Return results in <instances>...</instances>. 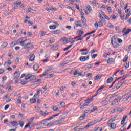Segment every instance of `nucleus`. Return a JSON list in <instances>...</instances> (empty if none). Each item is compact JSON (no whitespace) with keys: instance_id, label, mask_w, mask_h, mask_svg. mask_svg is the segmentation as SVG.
<instances>
[{"instance_id":"nucleus-1","label":"nucleus","mask_w":131,"mask_h":131,"mask_svg":"<svg viewBox=\"0 0 131 131\" xmlns=\"http://www.w3.org/2000/svg\"><path fill=\"white\" fill-rule=\"evenodd\" d=\"M92 101H93V99L92 98H89L87 100H85V102L86 103H84L81 107H80V109H83V108H84V107H85V106H88V105H89V104H90L91 103V102H92Z\"/></svg>"},{"instance_id":"nucleus-2","label":"nucleus","mask_w":131,"mask_h":131,"mask_svg":"<svg viewBox=\"0 0 131 131\" xmlns=\"http://www.w3.org/2000/svg\"><path fill=\"white\" fill-rule=\"evenodd\" d=\"M18 42H19V45H20V46H25V43H26V42H27V41H28V40H27V39L24 40V38H21L18 40Z\"/></svg>"},{"instance_id":"nucleus-3","label":"nucleus","mask_w":131,"mask_h":131,"mask_svg":"<svg viewBox=\"0 0 131 131\" xmlns=\"http://www.w3.org/2000/svg\"><path fill=\"white\" fill-rule=\"evenodd\" d=\"M14 80L15 82H18V78L20 77V72H15L14 74Z\"/></svg>"},{"instance_id":"nucleus-4","label":"nucleus","mask_w":131,"mask_h":131,"mask_svg":"<svg viewBox=\"0 0 131 131\" xmlns=\"http://www.w3.org/2000/svg\"><path fill=\"white\" fill-rule=\"evenodd\" d=\"M40 92H41V90H38L37 92V94H35L34 95L33 103H36V99H38V98H39V95H38V94H39Z\"/></svg>"},{"instance_id":"nucleus-5","label":"nucleus","mask_w":131,"mask_h":131,"mask_svg":"<svg viewBox=\"0 0 131 131\" xmlns=\"http://www.w3.org/2000/svg\"><path fill=\"white\" fill-rule=\"evenodd\" d=\"M37 110L40 112V114L42 115V116H46V115H48L49 114V113L47 111H46L44 113L43 111L39 107H37Z\"/></svg>"},{"instance_id":"nucleus-6","label":"nucleus","mask_w":131,"mask_h":131,"mask_svg":"<svg viewBox=\"0 0 131 131\" xmlns=\"http://www.w3.org/2000/svg\"><path fill=\"white\" fill-rule=\"evenodd\" d=\"M53 70V68L49 67L47 70L45 71V72L40 76L41 77H42V76H45V75H47L50 72V71Z\"/></svg>"},{"instance_id":"nucleus-7","label":"nucleus","mask_w":131,"mask_h":131,"mask_svg":"<svg viewBox=\"0 0 131 131\" xmlns=\"http://www.w3.org/2000/svg\"><path fill=\"white\" fill-rule=\"evenodd\" d=\"M27 44L25 45V48H30L32 47V43H31V40L30 39H27Z\"/></svg>"},{"instance_id":"nucleus-8","label":"nucleus","mask_w":131,"mask_h":131,"mask_svg":"<svg viewBox=\"0 0 131 131\" xmlns=\"http://www.w3.org/2000/svg\"><path fill=\"white\" fill-rule=\"evenodd\" d=\"M8 126H18V122L15 121L13 122H11L8 123Z\"/></svg>"},{"instance_id":"nucleus-9","label":"nucleus","mask_w":131,"mask_h":131,"mask_svg":"<svg viewBox=\"0 0 131 131\" xmlns=\"http://www.w3.org/2000/svg\"><path fill=\"white\" fill-rule=\"evenodd\" d=\"M90 5L91 6H96L97 5H99V3L96 0L90 1H89Z\"/></svg>"},{"instance_id":"nucleus-10","label":"nucleus","mask_w":131,"mask_h":131,"mask_svg":"<svg viewBox=\"0 0 131 131\" xmlns=\"http://www.w3.org/2000/svg\"><path fill=\"white\" fill-rule=\"evenodd\" d=\"M98 12L100 15V19H104V17L105 15V13L103 12V11H102L101 10H98Z\"/></svg>"},{"instance_id":"nucleus-11","label":"nucleus","mask_w":131,"mask_h":131,"mask_svg":"<svg viewBox=\"0 0 131 131\" xmlns=\"http://www.w3.org/2000/svg\"><path fill=\"white\" fill-rule=\"evenodd\" d=\"M12 63L13 62H12L11 60H9L8 61H6L4 63V66H5V67H8V66H10V65H11Z\"/></svg>"},{"instance_id":"nucleus-12","label":"nucleus","mask_w":131,"mask_h":131,"mask_svg":"<svg viewBox=\"0 0 131 131\" xmlns=\"http://www.w3.org/2000/svg\"><path fill=\"white\" fill-rule=\"evenodd\" d=\"M114 58H110L107 59V64H110V65H111L112 63H114Z\"/></svg>"},{"instance_id":"nucleus-13","label":"nucleus","mask_w":131,"mask_h":131,"mask_svg":"<svg viewBox=\"0 0 131 131\" xmlns=\"http://www.w3.org/2000/svg\"><path fill=\"white\" fill-rule=\"evenodd\" d=\"M130 91L131 93V89H130ZM123 100L125 102H126V101H128V100H131V94H130L128 96H126L125 98H123Z\"/></svg>"},{"instance_id":"nucleus-14","label":"nucleus","mask_w":131,"mask_h":131,"mask_svg":"<svg viewBox=\"0 0 131 131\" xmlns=\"http://www.w3.org/2000/svg\"><path fill=\"white\" fill-rule=\"evenodd\" d=\"M119 101L118 99H115L113 102L111 104V106H114L116 104H117Z\"/></svg>"},{"instance_id":"nucleus-15","label":"nucleus","mask_w":131,"mask_h":131,"mask_svg":"<svg viewBox=\"0 0 131 131\" xmlns=\"http://www.w3.org/2000/svg\"><path fill=\"white\" fill-rule=\"evenodd\" d=\"M110 127H111L112 129H115V128H116V123H111V124H110Z\"/></svg>"},{"instance_id":"nucleus-16","label":"nucleus","mask_w":131,"mask_h":131,"mask_svg":"<svg viewBox=\"0 0 131 131\" xmlns=\"http://www.w3.org/2000/svg\"><path fill=\"white\" fill-rule=\"evenodd\" d=\"M53 34H60L61 33V31L60 30H55L52 32Z\"/></svg>"},{"instance_id":"nucleus-17","label":"nucleus","mask_w":131,"mask_h":131,"mask_svg":"<svg viewBox=\"0 0 131 131\" xmlns=\"http://www.w3.org/2000/svg\"><path fill=\"white\" fill-rule=\"evenodd\" d=\"M58 121H59V123H63V122H64V121H65V117H60L59 119L58 120Z\"/></svg>"},{"instance_id":"nucleus-18","label":"nucleus","mask_w":131,"mask_h":131,"mask_svg":"<svg viewBox=\"0 0 131 131\" xmlns=\"http://www.w3.org/2000/svg\"><path fill=\"white\" fill-rule=\"evenodd\" d=\"M47 122H48V119L43 120L41 122V124H43L45 125V126H46V125L47 124Z\"/></svg>"},{"instance_id":"nucleus-19","label":"nucleus","mask_w":131,"mask_h":131,"mask_svg":"<svg viewBox=\"0 0 131 131\" xmlns=\"http://www.w3.org/2000/svg\"><path fill=\"white\" fill-rule=\"evenodd\" d=\"M80 61H81V62H84V61H86V59L85 58V57H84V56H81L80 57Z\"/></svg>"},{"instance_id":"nucleus-20","label":"nucleus","mask_w":131,"mask_h":131,"mask_svg":"<svg viewBox=\"0 0 131 131\" xmlns=\"http://www.w3.org/2000/svg\"><path fill=\"white\" fill-rule=\"evenodd\" d=\"M59 116V113L56 115H54L52 116V117H50L49 119H48V120H52V119H54V118H55V117H56V116Z\"/></svg>"},{"instance_id":"nucleus-21","label":"nucleus","mask_w":131,"mask_h":131,"mask_svg":"<svg viewBox=\"0 0 131 131\" xmlns=\"http://www.w3.org/2000/svg\"><path fill=\"white\" fill-rule=\"evenodd\" d=\"M18 45V42L17 41H13L10 44V47L13 48L14 46H17Z\"/></svg>"},{"instance_id":"nucleus-22","label":"nucleus","mask_w":131,"mask_h":131,"mask_svg":"<svg viewBox=\"0 0 131 131\" xmlns=\"http://www.w3.org/2000/svg\"><path fill=\"white\" fill-rule=\"evenodd\" d=\"M75 24L77 26H80V27H82V25L80 24V21H76L75 23Z\"/></svg>"},{"instance_id":"nucleus-23","label":"nucleus","mask_w":131,"mask_h":131,"mask_svg":"<svg viewBox=\"0 0 131 131\" xmlns=\"http://www.w3.org/2000/svg\"><path fill=\"white\" fill-rule=\"evenodd\" d=\"M86 8H87L89 12H92V7L90 5H87L86 6Z\"/></svg>"},{"instance_id":"nucleus-24","label":"nucleus","mask_w":131,"mask_h":131,"mask_svg":"<svg viewBox=\"0 0 131 131\" xmlns=\"http://www.w3.org/2000/svg\"><path fill=\"white\" fill-rule=\"evenodd\" d=\"M38 68H39V67L38 64H35L34 66L33 69L35 71H37V70H38Z\"/></svg>"},{"instance_id":"nucleus-25","label":"nucleus","mask_w":131,"mask_h":131,"mask_svg":"<svg viewBox=\"0 0 131 131\" xmlns=\"http://www.w3.org/2000/svg\"><path fill=\"white\" fill-rule=\"evenodd\" d=\"M114 111H117V112H122V110L120 108V107H117L114 108Z\"/></svg>"},{"instance_id":"nucleus-26","label":"nucleus","mask_w":131,"mask_h":131,"mask_svg":"<svg viewBox=\"0 0 131 131\" xmlns=\"http://www.w3.org/2000/svg\"><path fill=\"white\" fill-rule=\"evenodd\" d=\"M29 61L32 62L33 61V54L30 55L29 57Z\"/></svg>"},{"instance_id":"nucleus-27","label":"nucleus","mask_w":131,"mask_h":131,"mask_svg":"<svg viewBox=\"0 0 131 131\" xmlns=\"http://www.w3.org/2000/svg\"><path fill=\"white\" fill-rule=\"evenodd\" d=\"M61 124L59 120H57L53 122V125H58V124Z\"/></svg>"},{"instance_id":"nucleus-28","label":"nucleus","mask_w":131,"mask_h":131,"mask_svg":"<svg viewBox=\"0 0 131 131\" xmlns=\"http://www.w3.org/2000/svg\"><path fill=\"white\" fill-rule=\"evenodd\" d=\"M54 125V122H50V123H47V125H46V126H53Z\"/></svg>"},{"instance_id":"nucleus-29","label":"nucleus","mask_w":131,"mask_h":131,"mask_svg":"<svg viewBox=\"0 0 131 131\" xmlns=\"http://www.w3.org/2000/svg\"><path fill=\"white\" fill-rule=\"evenodd\" d=\"M85 117V114H84L82 115L79 117V119H80V120H83V119H84Z\"/></svg>"},{"instance_id":"nucleus-30","label":"nucleus","mask_w":131,"mask_h":131,"mask_svg":"<svg viewBox=\"0 0 131 131\" xmlns=\"http://www.w3.org/2000/svg\"><path fill=\"white\" fill-rule=\"evenodd\" d=\"M130 31H131L130 29H128L127 31L124 32V34L123 35V36H124V35H127V34H128V33H129V32H130Z\"/></svg>"},{"instance_id":"nucleus-31","label":"nucleus","mask_w":131,"mask_h":131,"mask_svg":"<svg viewBox=\"0 0 131 131\" xmlns=\"http://www.w3.org/2000/svg\"><path fill=\"white\" fill-rule=\"evenodd\" d=\"M107 27H109V28H114V26H113V25H112V24L108 23L107 24Z\"/></svg>"},{"instance_id":"nucleus-32","label":"nucleus","mask_w":131,"mask_h":131,"mask_svg":"<svg viewBox=\"0 0 131 131\" xmlns=\"http://www.w3.org/2000/svg\"><path fill=\"white\" fill-rule=\"evenodd\" d=\"M21 4H22V2H21L15 1L14 2V5H15V6H19Z\"/></svg>"},{"instance_id":"nucleus-33","label":"nucleus","mask_w":131,"mask_h":131,"mask_svg":"<svg viewBox=\"0 0 131 131\" xmlns=\"http://www.w3.org/2000/svg\"><path fill=\"white\" fill-rule=\"evenodd\" d=\"M50 29H56L57 28V26L56 25H53V26H50L49 27Z\"/></svg>"},{"instance_id":"nucleus-34","label":"nucleus","mask_w":131,"mask_h":131,"mask_svg":"<svg viewBox=\"0 0 131 131\" xmlns=\"http://www.w3.org/2000/svg\"><path fill=\"white\" fill-rule=\"evenodd\" d=\"M81 18L82 21V22L83 23V25H85V21H86L85 20V18H84V17H83V16H81Z\"/></svg>"},{"instance_id":"nucleus-35","label":"nucleus","mask_w":131,"mask_h":131,"mask_svg":"<svg viewBox=\"0 0 131 131\" xmlns=\"http://www.w3.org/2000/svg\"><path fill=\"white\" fill-rule=\"evenodd\" d=\"M7 46H8V43L4 42V43H2V45H1V47L2 48H6Z\"/></svg>"},{"instance_id":"nucleus-36","label":"nucleus","mask_w":131,"mask_h":131,"mask_svg":"<svg viewBox=\"0 0 131 131\" xmlns=\"http://www.w3.org/2000/svg\"><path fill=\"white\" fill-rule=\"evenodd\" d=\"M112 80H113V78L112 77L109 78L107 80V83H110V82H111Z\"/></svg>"},{"instance_id":"nucleus-37","label":"nucleus","mask_w":131,"mask_h":131,"mask_svg":"<svg viewBox=\"0 0 131 131\" xmlns=\"http://www.w3.org/2000/svg\"><path fill=\"white\" fill-rule=\"evenodd\" d=\"M31 122H32V120H31V121H29L28 124H29V125L30 127V128H31V127H32V126H33V124H32L31 123Z\"/></svg>"},{"instance_id":"nucleus-38","label":"nucleus","mask_w":131,"mask_h":131,"mask_svg":"<svg viewBox=\"0 0 131 131\" xmlns=\"http://www.w3.org/2000/svg\"><path fill=\"white\" fill-rule=\"evenodd\" d=\"M55 42V39L54 38H51L49 41V43H54Z\"/></svg>"},{"instance_id":"nucleus-39","label":"nucleus","mask_w":131,"mask_h":131,"mask_svg":"<svg viewBox=\"0 0 131 131\" xmlns=\"http://www.w3.org/2000/svg\"><path fill=\"white\" fill-rule=\"evenodd\" d=\"M31 77H32V75L31 74H28L26 76V79H30Z\"/></svg>"},{"instance_id":"nucleus-40","label":"nucleus","mask_w":131,"mask_h":131,"mask_svg":"<svg viewBox=\"0 0 131 131\" xmlns=\"http://www.w3.org/2000/svg\"><path fill=\"white\" fill-rule=\"evenodd\" d=\"M122 84H123L122 82H120V83L118 84V85L116 86V89H119V88H120L121 85H122Z\"/></svg>"},{"instance_id":"nucleus-41","label":"nucleus","mask_w":131,"mask_h":131,"mask_svg":"<svg viewBox=\"0 0 131 131\" xmlns=\"http://www.w3.org/2000/svg\"><path fill=\"white\" fill-rule=\"evenodd\" d=\"M114 121V119L112 118L111 120L108 121V122H107V124H111V122H113Z\"/></svg>"},{"instance_id":"nucleus-42","label":"nucleus","mask_w":131,"mask_h":131,"mask_svg":"<svg viewBox=\"0 0 131 131\" xmlns=\"http://www.w3.org/2000/svg\"><path fill=\"white\" fill-rule=\"evenodd\" d=\"M130 15L131 13H129L126 15V17L125 18V21H126V20H127L129 18V16H130Z\"/></svg>"},{"instance_id":"nucleus-43","label":"nucleus","mask_w":131,"mask_h":131,"mask_svg":"<svg viewBox=\"0 0 131 131\" xmlns=\"http://www.w3.org/2000/svg\"><path fill=\"white\" fill-rule=\"evenodd\" d=\"M94 26H95V28H96V29L99 28V24L98 23V22H96L95 23Z\"/></svg>"},{"instance_id":"nucleus-44","label":"nucleus","mask_w":131,"mask_h":131,"mask_svg":"<svg viewBox=\"0 0 131 131\" xmlns=\"http://www.w3.org/2000/svg\"><path fill=\"white\" fill-rule=\"evenodd\" d=\"M98 26H99V27H102V26H103V22L102 21H99Z\"/></svg>"},{"instance_id":"nucleus-45","label":"nucleus","mask_w":131,"mask_h":131,"mask_svg":"<svg viewBox=\"0 0 131 131\" xmlns=\"http://www.w3.org/2000/svg\"><path fill=\"white\" fill-rule=\"evenodd\" d=\"M72 47V44L69 46L68 47L64 49L63 51H67L70 48H71Z\"/></svg>"},{"instance_id":"nucleus-46","label":"nucleus","mask_w":131,"mask_h":131,"mask_svg":"<svg viewBox=\"0 0 131 131\" xmlns=\"http://www.w3.org/2000/svg\"><path fill=\"white\" fill-rule=\"evenodd\" d=\"M128 59V56L127 55L125 56V57L123 59V62H125L126 61H127Z\"/></svg>"},{"instance_id":"nucleus-47","label":"nucleus","mask_w":131,"mask_h":131,"mask_svg":"<svg viewBox=\"0 0 131 131\" xmlns=\"http://www.w3.org/2000/svg\"><path fill=\"white\" fill-rule=\"evenodd\" d=\"M100 78H101V76H96L95 77V80H98V79H100Z\"/></svg>"},{"instance_id":"nucleus-48","label":"nucleus","mask_w":131,"mask_h":131,"mask_svg":"<svg viewBox=\"0 0 131 131\" xmlns=\"http://www.w3.org/2000/svg\"><path fill=\"white\" fill-rule=\"evenodd\" d=\"M107 99L103 100V101H101V104L102 105H104V104H106V103H107Z\"/></svg>"},{"instance_id":"nucleus-49","label":"nucleus","mask_w":131,"mask_h":131,"mask_svg":"<svg viewBox=\"0 0 131 131\" xmlns=\"http://www.w3.org/2000/svg\"><path fill=\"white\" fill-rule=\"evenodd\" d=\"M50 10L51 11H53L54 12H55V11H57V10H58V9H57L56 8L51 7V8H50Z\"/></svg>"},{"instance_id":"nucleus-50","label":"nucleus","mask_w":131,"mask_h":131,"mask_svg":"<svg viewBox=\"0 0 131 131\" xmlns=\"http://www.w3.org/2000/svg\"><path fill=\"white\" fill-rule=\"evenodd\" d=\"M44 35H46V32L45 31H42L40 34V37L44 36Z\"/></svg>"},{"instance_id":"nucleus-51","label":"nucleus","mask_w":131,"mask_h":131,"mask_svg":"<svg viewBox=\"0 0 131 131\" xmlns=\"http://www.w3.org/2000/svg\"><path fill=\"white\" fill-rule=\"evenodd\" d=\"M19 125L21 127H23V125H24V122H23V121H20Z\"/></svg>"},{"instance_id":"nucleus-52","label":"nucleus","mask_w":131,"mask_h":131,"mask_svg":"<svg viewBox=\"0 0 131 131\" xmlns=\"http://www.w3.org/2000/svg\"><path fill=\"white\" fill-rule=\"evenodd\" d=\"M88 125L90 126H92V125H95V123L93 122H91L88 124Z\"/></svg>"},{"instance_id":"nucleus-53","label":"nucleus","mask_w":131,"mask_h":131,"mask_svg":"<svg viewBox=\"0 0 131 131\" xmlns=\"http://www.w3.org/2000/svg\"><path fill=\"white\" fill-rule=\"evenodd\" d=\"M67 9H71V10H72V11H73V12H75V11L74 10V9H73L72 7H70V6H67Z\"/></svg>"},{"instance_id":"nucleus-54","label":"nucleus","mask_w":131,"mask_h":131,"mask_svg":"<svg viewBox=\"0 0 131 131\" xmlns=\"http://www.w3.org/2000/svg\"><path fill=\"white\" fill-rule=\"evenodd\" d=\"M125 67L126 69H127V68H128V67H129V62H126V66H125Z\"/></svg>"},{"instance_id":"nucleus-55","label":"nucleus","mask_w":131,"mask_h":131,"mask_svg":"<svg viewBox=\"0 0 131 131\" xmlns=\"http://www.w3.org/2000/svg\"><path fill=\"white\" fill-rule=\"evenodd\" d=\"M13 89V88L11 86H8V87H7L8 91H12Z\"/></svg>"},{"instance_id":"nucleus-56","label":"nucleus","mask_w":131,"mask_h":131,"mask_svg":"<svg viewBox=\"0 0 131 131\" xmlns=\"http://www.w3.org/2000/svg\"><path fill=\"white\" fill-rule=\"evenodd\" d=\"M125 12L127 14H131L130 10L129 9H126Z\"/></svg>"},{"instance_id":"nucleus-57","label":"nucleus","mask_w":131,"mask_h":131,"mask_svg":"<svg viewBox=\"0 0 131 131\" xmlns=\"http://www.w3.org/2000/svg\"><path fill=\"white\" fill-rule=\"evenodd\" d=\"M106 19V20H110V17L109 16H107V15H105L104 17H103V19Z\"/></svg>"},{"instance_id":"nucleus-58","label":"nucleus","mask_w":131,"mask_h":131,"mask_svg":"<svg viewBox=\"0 0 131 131\" xmlns=\"http://www.w3.org/2000/svg\"><path fill=\"white\" fill-rule=\"evenodd\" d=\"M93 67V64H89L86 66L87 69H90V68H92Z\"/></svg>"},{"instance_id":"nucleus-59","label":"nucleus","mask_w":131,"mask_h":131,"mask_svg":"<svg viewBox=\"0 0 131 131\" xmlns=\"http://www.w3.org/2000/svg\"><path fill=\"white\" fill-rule=\"evenodd\" d=\"M102 23H104V24H107V21H106V20H105V18H102Z\"/></svg>"},{"instance_id":"nucleus-60","label":"nucleus","mask_w":131,"mask_h":131,"mask_svg":"<svg viewBox=\"0 0 131 131\" xmlns=\"http://www.w3.org/2000/svg\"><path fill=\"white\" fill-rule=\"evenodd\" d=\"M60 106L62 107H65V102H62L60 103Z\"/></svg>"},{"instance_id":"nucleus-61","label":"nucleus","mask_w":131,"mask_h":131,"mask_svg":"<svg viewBox=\"0 0 131 131\" xmlns=\"http://www.w3.org/2000/svg\"><path fill=\"white\" fill-rule=\"evenodd\" d=\"M107 10L109 13L112 11V9H111V7H108L107 8Z\"/></svg>"},{"instance_id":"nucleus-62","label":"nucleus","mask_w":131,"mask_h":131,"mask_svg":"<svg viewBox=\"0 0 131 131\" xmlns=\"http://www.w3.org/2000/svg\"><path fill=\"white\" fill-rule=\"evenodd\" d=\"M83 34V31L82 30H79V35H82Z\"/></svg>"},{"instance_id":"nucleus-63","label":"nucleus","mask_w":131,"mask_h":131,"mask_svg":"<svg viewBox=\"0 0 131 131\" xmlns=\"http://www.w3.org/2000/svg\"><path fill=\"white\" fill-rule=\"evenodd\" d=\"M107 56H109V54L106 53L103 55V58H107Z\"/></svg>"},{"instance_id":"nucleus-64","label":"nucleus","mask_w":131,"mask_h":131,"mask_svg":"<svg viewBox=\"0 0 131 131\" xmlns=\"http://www.w3.org/2000/svg\"><path fill=\"white\" fill-rule=\"evenodd\" d=\"M116 10L117 11L118 13H119V14H121V10H120L119 9L117 8Z\"/></svg>"}]
</instances>
